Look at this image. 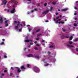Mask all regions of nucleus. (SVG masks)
I'll use <instances>...</instances> for the list:
<instances>
[{"label":"nucleus","mask_w":78,"mask_h":78,"mask_svg":"<svg viewBox=\"0 0 78 78\" xmlns=\"http://www.w3.org/2000/svg\"><path fill=\"white\" fill-rule=\"evenodd\" d=\"M34 71L36 73H39V72L40 70L38 68H35L34 69Z\"/></svg>","instance_id":"1"},{"label":"nucleus","mask_w":78,"mask_h":78,"mask_svg":"<svg viewBox=\"0 0 78 78\" xmlns=\"http://www.w3.org/2000/svg\"><path fill=\"white\" fill-rule=\"evenodd\" d=\"M49 12V10H47L46 11H43L42 12V14H45V15L47 14V13H48Z\"/></svg>","instance_id":"2"},{"label":"nucleus","mask_w":78,"mask_h":78,"mask_svg":"<svg viewBox=\"0 0 78 78\" xmlns=\"http://www.w3.org/2000/svg\"><path fill=\"white\" fill-rule=\"evenodd\" d=\"M61 34V35H62V36L61 37V39H64L65 38H69V37L68 36H66V37H64L63 36L64 34L62 33H61V34Z\"/></svg>","instance_id":"3"},{"label":"nucleus","mask_w":78,"mask_h":78,"mask_svg":"<svg viewBox=\"0 0 78 78\" xmlns=\"http://www.w3.org/2000/svg\"><path fill=\"white\" fill-rule=\"evenodd\" d=\"M15 23H18V24H17V25H20V23L19 22V21L17 22V21H15L13 22V24L14 25H16Z\"/></svg>","instance_id":"4"},{"label":"nucleus","mask_w":78,"mask_h":78,"mask_svg":"<svg viewBox=\"0 0 78 78\" xmlns=\"http://www.w3.org/2000/svg\"><path fill=\"white\" fill-rule=\"evenodd\" d=\"M16 68L17 69V72L18 73H20L21 72V70L20 69V68L18 67H16Z\"/></svg>","instance_id":"5"},{"label":"nucleus","mask_w":78,"mask_h":78,"mask_svg":"<svg viewBox=\"0 0 78 78\" xmlns=\"http://www.w3.org/2000/svg\"><path fill=\"white\" fill-rule=\"evenodd\" d=\"M27 57H32V58H33V57H34V55H33V54H30L27 55Z\"/></svg>","instance_id":"6"},{"label":"nucleus","mask_w":78,"mask_h":78,"mask_svg":"<svg viewBox=\"0 0 78 78\" xmlns=\"http://www.w3.org/2000/svg\"><path fill=\"white\" fill-rule=\"evenodd\" d=\"M16 10V9L15 8H13L12 10L11 11V13H13L14 12H15V11Z\"/></svg>","instance_id":"7"},{"label":"nucleus","mask_w":78,"mask_h":78,"mask_svg":"<svg viewBox=\"0 0 78 78\" xmlns=\"http://www.w3.org/2000/svg\"><path fill=\"white\" fill-rule=\"evenodd\" d=\"M0 23H3V18L2 17H0Z\"/></svg>","instance_id":"8"},{"label":"nucleus","mask_w":78,"mask_h":78,"mask_svg":"<svg viewBox=\"0 0 78 78\" xmlns=\"http://www.w3.org/2000/svg\"><path fill=\"white\" fill-rule=\"evenodd\" d=\"M67 9H68L67 8L64 9H62V11H64L65 12V11H67Z\"/></svg>","instance_id":"9"},{"label":"nucleus","mask_w":78,"mask_h":78,"mask_svg":"<svg viewBox=\"0 0 78 78\" xmlns=\"http://www.w3.org/2000/svg\"><path fill=\"white\" fill-rule=\"evenodd\" d=\"M67 46H68V47H74V46L73 45H70L69 44H67Z\"/></svg>","instance_id":"10"},{"label":"nucleus","mask_w":78,"mask_h":78,"mask_svg":"<svg viewBox=\"0 0 78 78\" xmlns=\"http://www.w3.org/2000/svg\"><path fill=\"white\" fill-rule=\"evenodd\" d=\"M21 69H23L24 70H25V69H26L25 67L24 66H22L21 67Z\"/></svg>","instance_id":"11"},{"label":"nucleus","mask_w":78,"mask_h":78,"mask_svg":"<svg viewBox=\"0 0 78 78\" xmlns=\"http://www.w3.org/2000/svg\"><path fill=\"white\" fill-rule=\"evenodd\" d=\"M6 0H4L3 1V3L4 4V5H6L7 3V1H6Z\"/></svg>","instance_id":"12"},{"label":"nucleus","mask_w":78,"mask_h":78,"mask_svg":"<svg viewBox=\"0 0 78 78\" xmlns=\"http://www.w3.org/2000/svg\"><path fill=\"white\" fill-rule=\"evenodd\" d=\"M36 31H33L32 33V35H34L36 33Z\"/></svg>","instance_id":"13"},{"label":"nucleus","mask_w":78,"mask_h":78,"mask_svg":"<svg viewBox=\"0 0 78 78\" xmlns=\"http://www.w3.org/2000/svg\"><path fill=\"white\" fill-rule=\"evenodd\" d=\"M41 30V29H38L36 31V33H38V32H39Z\"/></svg>","instance_id":"14"},{"label":"nucleus","mask_w":78,"mask_h":78,"mask_svg":"<svg viewBox=\"0 0 78 78\" xmlns=\"http://www.w3.org/2000/svg\"><path fill=\"white\" fill-rule=\"evenodd\" d=\"M18 28H19V26L17 25V26H15V30H17V29H18Z\"/></svg>","instance_id":"15"},{"label":"nucleus","mask_w":78,"mask_h":78,"mask_svg":"<svg viewBox=\"0 0 78 78\" xmlns=\"http://www.w3.org/2000/svg\"><path fill=\"white\" fill-rule=\"evenodd\" d=\"M72 39H73V36H71L69 37V40L71 41L72 40Z\"/></svg>","instance_id":"16"},{"label":"nucleus","mask_w":78,"mask_h":78,"mask_svg":"<svg viewBox=\"0 0 78 78\" xmlns=\"http://www.w3.org/2000/svg\"><path fill=\"white\" fill-rule=\"evenodd\" d=\"M25 42H30V41H29V40H25Z\"/></svg>","instance_id":"17"},{"label":"nucleus","mask_w":78,"mask_h":78,"mask_svg":"<svg viewBox=\"0 0 78 78\" xmlns=\"http://www.w3.org/2000/svg\"><path fill=\"white\" fill-rule=\"evenodd\" d=\"M41 35H42V34H39L37 35V37H38L39 36H41Z\"/></svg>","instance_id":"18"},{"label":"nucleus","mask_w":78,"mask_h":78,"mask_svg":"<svg viewBox=\"0 0 78 78\" xmlns=\"http://www.w3.org/2000/svg\"><path fill=\"white\" fill-rule=\"evenodd\" d=\"M5 27H8L9 26V24L7 23H6L5 24Z\"/></svg>","instance_id":"19"},{"label":"nucleus","mask_w":78,"mask_h":78,"mask_svg":"<svg viewBox=\"0 0 78 78\" xmlns=\"http://www.w3.org/2000/svg\"><path fill=\"white\" fill-rule=\"evenodd\" d=\"M4 44V42H2L0 43V45H3Z\"/></svg>","instance_id":"20"},{"label":"nucleus","mask_w":78,"mask_h":78,"mask_svg":"<svg viewBox=\"0 0 78 78\" xmlns=\"http://www.w3.org/2000/svg\"><path fill=\"white\" fill-rule=\"evenodd\" d=\"M34 49L36 50H39V49L37 48H36V47Z\"/></svg>","instance_id":"21"},{"label":"nucleus","mask_w":78,"mask_h":78,"mask_svg":"<svg viewBox=\"0 0 78 78\" xmlns=\"http://www.w3.org/2000/svg\"><path fill=\"white\" fill-rule=\"evenodd\" d=\"M49 64H48V63H47L45 65V66H49Z\"/></svg>","instance_id":"22"},{"label":"nucleus","mask_w":78,"mask_h":78,"mask_svg":"<svg viewBox=\"0 0 78 78\" xmlns=\"http://www.w3.org/2000/svg\"><path fill=\"white\" fill-rule=\"evenodd\" d=\"M69 43L70 44H73V42L72 41H69Z\"/></svg>","instance_id":"23"},{"label":"nucleus","mask_w":78,"mask_h":78,"mask_svg":"<svg viewBox=\"0 0 78 78\" xmlns=\"http://www.w3.org/2000/svg\"><path fill=\"white\" fill-rule=\"evenodd\" d=\"M54 46L53 45H51L49 46V48H53Z\"/></svg>","instance_id":"24"},{"label":"nucleus","mask_w":78,"mask_h":78,"mask_svg":"<svg viewBox=\"0 0 78 78\" xmlns=\"http://www.w3.org/2000/svg\"><path fill=\"white\" fill-rule=\"evenodd\" d=\"M8 20H6L5 21V23H8Z\"/></svg>","instance_id":"25"},{"label":"nucleus","mask_w":78,"mask_h":78,"mask_svg":"<svg viewBox=\"0 0 78 78\" xmlns=\"http://www.w3.org/2000/svg\"><path fill=\"white\" fill-rule=\"evenodd\" d=\"M4 58H7V56H6V55H4Z\"/></svg>","instance_id":"26"},{"label":"nucleus","mask_w":78,"mask_h":78,"mask_svg":"<svg viewBox=\"0 0 78 78\" xmlns=\"http://www.w3.org/2000/svg\"><path fill=\"white\" fill-rule=\"evenodd\" d=\"M53 5H55L56 4V2H54L52 3Z\"/></svg>","instance_id":"27"},{"label":"nucleus","mask_w":78,"mask_h":78,"mask_svg":"<svg viewBox=\"0 0 78 78\" xmlns=\"http://www.w3.org/2000/svg\"><path fill=\"white\" fill-rule=\"evenodd\" d=\"M74 27H76V26H77V25L76 24V23H74Z\"/></svg>","instance_id":"28"},{"label":"nucleus","mask_w":78,"mask_h":78,"mask_svg":"<svg viewBox=\"0 0 78 78\" xmlns=\"http://www.w3.org/2000/svg\"><path fill=\"white\" fill-rule=\"evenodd\" d=\"M44 6H46L47 5V3H45L44 4Z\"/></svg>","instance_id":"29"},{"label":"nucleus","mask_w":78,"mask_h":78,"mask_svg":"<svg viewBox=\"0 0 78 78\" xmlns=\"http://www.w3.org/2000/svg\"><path fill=\"white\" fill-rule=\"evenodd\" d=\"M52 9H53V7H51V8L50 11H52Z\"/></svg>","instance_id":"30"},{"label":"nucleus","mask_w":78,"mask_h":78,"mask_svg":"<svg viewBox=\"0 0 78 78\" xmlns=\"http://www.w3.org/2000/svg\"><path fill=\"white\" fill-rule=\"evenodd\" d=\"M78 40V38H76V39H75V41H77Z\"/></svg>","instance_id":"31"},{"label":"nucleus","mask_w":78,"mask_h":78,"mask_svg":"<svg viewBox=\"0 0 78 78\" xmlns=\"http://www.w3.org/2000/svg\"><path fill=\"white\" fill-rule=\"evenodd\" d=\"M74 9H78V8H77V7H74Z\"/></svg>","instance_id":"32"},{"label":"nucleus","mask_w":78,"mask_h":78,"mask_svg":"<svg viewBox=\"0 0 78 78\" xmlns=\"http://www.w3.org/2000/svg\"><path fill=\"white\" fill-rule=\"evenodd\" d=\"M48 55H50V54H51L50 52L49 51H48Z\"/></svg>","instance_id":"33"},{"label":"nucleus","mask_w":78,"mask_h":78,"mask_svg":"<svg viewBox=\"0 0 78 78\" xmlns=\"http://www.w3.org/2000/svg\"><path fill=\"white\" fill-rule=\"evenodd\" d=\"M64 23V22L61 21V23H62V24H63V23Z\"/></svg>","instance_id":"34"},{"label":"nucleus","mask_w":78,"mask_h":78,"mask_svg":"<svg viewBox=\"0 0 78 78\" xmlns=\"http://www.w3.org/2000/svg\"><path fill=\"white\" fill-rule=\"evenodd\" d=\"M58 23V20H57L55 22V23Z\"/></svg>","instance_id":"35"},{"label":"nucleus","mask_w":78,"mask_h":78,"mask_svg":"<svg viewBox=\"0 0 78 78\" xmlns=\"http://www.w3.org/2000/svg\"><path fill=\"white\" fill-rule=\"evenodd\" d=\"M58 14L59 13H58V12H56L55 13V14H56V16H58Z\"/></svg>","instance_id":"36"},{"label":"nucleus","mask_w":78,"mask_h":78,"mask_svg":"<svg viewBox=\"0 0 78 78\" xmlns=\"http://www.w3.org/2000/svg\"><path fill=\"white\" fill-rule=\"evenodd\" d=\"M27 67H30V64H28L27 65Z\"/></svg>","instance_id":"37"},{"label":"nucleus","mask_w":78,"mask_h":78,"mask_svg":"<svg viewBox=\"0 0 78 78\" xmlns=\"http://www.w3.org/2000/svg\"><path fill=\"white\" fill-rule=\"evenodd\" d=\"M11 69L12 70H14V68L12 67H11Z\"/></svg>","instance_id":"38"},{"label":"nucleus","mask_w":78,"mask_h":78,"mask_svg":"<svg viewBox=\"0 0 78 78\" xmlns=\"http://www.w3.org/2000/svg\"><path fill=\"white\" fill-rule=\"evenodd\" d=\"M62 31L63 32H65V31H66V30H65V29H62Z\"/></svg>","instance_id":"39"},{"label":"nucleus","mask_w":78,"mask_h":78,"mask_svg":"<svg viewBox=\"0 0 78 78\" xmlns=\"http://www.w3.org/2000/svg\"><path fill=\"white\" fill-rule=\"evenodd\" d=\"M39 37L37 38H36V40H37V41H38V40H39Z\"/></svg>","instance_id":"40"},{"label":"nucleus","mask_w":78,"mask_h":78,"mask_svg":"<svg viewBox=\"0 0 78 78\" xmlns=\"http://www.w3.org/2000/svg\"><path fill=\"white\" fill-rule=\"evenodd\" d=\"M28 47H29V48H30V47H31V45H28Z\"/></svg>","instance_id":"41"},{"label":"nucleus","mask_w":78,"mask_h":78,"mask_svg":"<svg viewBox=\"0 0 78 78\" xmlns=\"http://www.w3.org/2000/svg\"><path fill=\"white\" fill-rule=\"evenodd\" d=\"M31 12H34V10H31Z\"/></svg>","instance_id":"42"},{"label":"nucleus","mask_w":78,"mask_h":78,"mask_svg":"<svg viewBox=\"0 0 78 78\" xmlns=\"http://www.w3.org/2000/svg\"><path fill=\"white\" fill-rule=\"evenodd\" d=\"M22 31V29H19V31Z\"/></svg>","instance_id":"43"},{"label":"nucleus","mask_w":78,"mask_h":78,"mask_svg":"<svg viewBox=\"0 0 78 78\" xmlns=\"http://www.w3.org/2000/svg\"><path fill=\"white\" fill-rule=\"evenodd\" d=\"M31 29H30V28H29V32L31 31Z\"/></svg>","instance_id":"44"},{"label":"nucleus","mask_w":78,"mask_h":78,"mask_svg":"<svg viewBox=\"0 0 78 78\" xmlns=\"http://www.w3.org/2000/svg\"><path fill=\"white\" fill-rule=\"evenodd\" d=\"M30 45H33V43L32 42L30 43Z\"/></svg>","instance_id":"45"},{"label":"nucleus","mask_w":78,"mask_h":78,"mask_svg":"<svg viewBox=\"0 0 78 78\" xmlns=\"http://www.w3.org/2000/svg\"><path fill=\"white\" fill-rule=\"evenodd\" d=\"M59 16H57L56 17V19H59Z\"/></svg>","instance_id":"46"},{"label":"nucleus","mask_w":78,"mask_h":78,"mask_svg":"<svg viewBox=\"0 0 78 78\" xmlns=\"http://www.w3.org/2000/svg\"><path fill=\"white\" fill-rule=\"evenodd\" d=\"M1 75L2 76H4V75H5V74H3V73H2L1 74Z\"/></svg>","instance_id":"47"},{"label":"nucleus","mask_w":78,"mask_h":78,"mask_svg":"<svg viewBox=\"0 0 78 78\" xmlns=\"http://www.w3.org/2000/svg\"><path fill=\"white\" fill-rule=\"evenodd\" d=\"M29 41H30V42H33V40H29Z\"/></svg>","instance_id":"48"},{"label":"nucleus","mask_w":78,"mask_h":78,"mask_svg":"<svg viewBox=\"0 0 78 78\" xmlns=\"http://www.w3.org/2000/svg\"><path fill=\"white\" fill-rule=\"evenodd\" d=\"M76 3H77V5L78 6V1L76 2Z\"/></svg>","instance_id":"49"},{"label":"nucleus","mask_w":78,"mask_h":78,"mask_svg":"<svg viewBox=\"0 0 78 78\" xmlns=\"http://www.w3.org/2000/svg\"><path fill=\"white\" fill-rule=\"evenodd\" d=\"M27 14H30V12H27Z\"/></svg>","instance_id":"50"},{"label":"nucleus","mask_w":78,"mask_h":78,"mask_svg":"<svg viewBox=\"0 0 78 78\" xmlns=\"http://www.w3.org/2000/svg\"><path fill=\"white\" fill-rule=\"evenodd\" d=\"M4 72H7V70H5L4 71Z\"/></svg>","instance_id":"51"},{"label":"nucleus","mask_w":78,"mask_h":78,"mask_svg":"<svg viewBox=\"0 0 78 78\" xmlns=\"http://www.w3.org/2000/svg\"><path fill=\"white\" fill-rule=\"evenodd\" d=\"M13 73H10V76H11V75H12Z\"/></svg>","instance_id":"52"},{"label":"nucleus","mask_w":78,"mask_h":78,"mask_svg":"<svg viewBox=\"0 0 78 78\" xmlns=\"http://www.w3.org/2000/svg\"><path fill=\"white\" fill-rule=\"evenodd\" d=\"M37 5H38V6H40V4H39V3H38Z\"/></svg>","instance_id":"53"},{"label":"nucleus","mask_w":78,"mask_h":78,"mask_svg":"<svg viewBox=\"0 0 78 78\" xmlns=\"http://www.w3.org/2000/svg\"><path fill=\"white\" fill-rule=\"evenodd\" d=\"M37 41H35L34 42V44H37Z\"/></svg>","instance_id":"54"},{"label":"nucleus","mask_w":78,"mask_h":78,"mask_svg":"<svg viewBox=\"0 0 78 78\" xmlns=\"http://www.w3.org/2000/svg\"><path fill=\"white\" fill-rule=\"evenodd\" d=\"M76 14H77L76 13H74V15H75V16H76Z\"/></svg>","instance_id":"55"},{"label":"nucleus","mask_w":78,"mask_h":78,"mask_svg":"<svg viewBox=\"0 0 78 78\" xmlns=\"http://www.w3.org/2000/svg\"><path fill=\"white\" fill-rule=\"evenodd\" d=\"M42 42H45V41H44V40H42Z\"/></svg>","instance_id":"56"},{"label":"nucleus","mask_w":78,"mask_h":78,"mask_svg":"<svg viewBox=\"0 0 78 78\" xmlns=\"http://www.w3.org/2000/svg\"><path fill=\"white\" fill-rule=\"evenodd\" d=\"M54 21H55L56 20V19H55V18H54Z\"/></svg>","instance_id":"57"},{"label":"nucleus","mask_w":78,"mask_h":78,"mask_svg":"<svg viewBox=\"0 0 78 78\" xmlns=\"http://www.w3.org/2000/svg\"><path fill=\"white\" fill-rule=\"evenodd\" d=\"M28 37H26V39H28Z\"/></svg>","instance_id":"58"},{"label":"nucleus","mask_w":78,"mask_h":78,"mask_svg":"<svg viewBox=\"0 0 78 78\" xmlns=\"http://www.w3.org/2000/svg\"><path fill=\"white\" fill-rule=\"evenodd\" d=\"M7 11H8V12H9V9H7Z\"/></svg>","instance_id":"59"},{"label":"nucleus","mask_w":78,"mask_h":78,"mask_svg":"<svg viewBox=\"0 0 78 78\" xmlns=\"http://www.w3.org/2000/svg\"><path fill=\"white\" fill-rule=\"evenodd\" d=\"M78 18H75V20H76V19H77Z\"/></svg>","instance_id":"60"},{"label":"nucleus","mask_w":78,"mask_h":78,"mask_svg":"<svg viewBox=\"0 0 78 78\" xmlns=\"http://www.w3.org/2000/svg\"><path fill=\"white\" fill-rule=\"evenodd\" d=\"M13 8H14L15 7V5H14L13 6Z\"/></svg>","instance_id":"61"},{"label":"nucleus","mask_w":78,"mask_h":78,"mask_svg":"<svg viewBox=\"0 0 78 78\" xmlns=\"http://www.w3.org/2000/svg\"><path fill=\"white\" fill-rule=\"evenodd\" d=\"M34 10H35V11H37V9H34Z\"/></svg>","instance_id":"62"},{"label":"nucleus","mask_w":78,"mask_h":78,"mask_svg":"<svg viewBox=\"0 0 78 78\" xmlns=\"http://www.w3.org/2000/svg\"><path fill=\"white\" fill-rule=\"evenodd\" d=\"M7 9H4V11H7Z\"/></svg>","instance_id":"63"},{"label":"nucleus","mask_w":78,"mask_h":78,"mask_svg":"<svg viewBox=\"0 0 78 78\" xmlns=\"http://www.w3.org/2000/svg\"><path fill=\"white\" fill-rule=\"evenodd\" d=\"M76 51H77L78 52V48H76Z\"/></svg>","instance_id":"64"}]
</instances>
